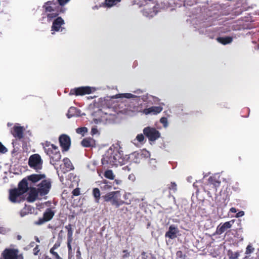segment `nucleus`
Segmentation results:
<instances>
[{
    "mask_svg": "<svg viewBox=\"0 0 259 259\" xmlns=\"http://www.w3.org/2000/svg\"><path fill=\"white\" fill-rule=\"evenodd\" d=\"M28 164L31 168L36 171L41 169L42 168V160L40 156L38 154L31 155L29 158Z\"/></svg>",
    "mask_w": 259,
    "mask_h": 259,
    "instance_id": "nucleus-6",
    "label": "nucleus"
},
{
    "mask_svg": "<svg viewBox=\"0 0 259 259\" xmlns=\"http://www.w3.org/2000/svg\"><path fill=\"white\" fill-rule=\"evenodd\" d=\"M232 38L231 37H219L218 38V41L223 45L229 44L232 41Z\"/></svg>",
    "mask_w": 259,
    "mask_h": 259,
    "instance_id": "nucleus-28",
    "label": "nucleus"
},
{
    "mask_svg": "<svg viewBox=\"0 0 259 259\" xmlns=\"http://www.w3.org/2000/svg\"><path fill=\"white\" fill-rule=\"evenodd\" d=\"M72 193H73V195L78 196L79 194V191L78 189H75L73 191Z\"/></svg>",
    "mask_w": 259,
    "mask_h": 259,
    "instance_id": "nucleus-47",
    "label": "nucleus"
},
{
    "mask_svg": "<svg viewBox=\"0 0 259 259\" xmlns=\"http://www.w3.org/2000/svg\"><path fill=\"white\" fill-rule=\"evenodd\" d=\"M104 176L109 179L113 180L114 178V175L111 170H107L105 172Z\"/></svg>",
    "mask_w": 259,
    "mask_h": 259,
    "instance_id": "nucleus-30",
    "label": "nucleus"
},
{
    "mask_svg": "<svg viewBox=\"0 0 259 259\" xmlns=\"http://www.w3.org/2000/svg\"><path fill=\"white\" fill-rule=\"evenodd\" d=\"M145 140V137L144 135L142 134H138L136 138L133 140V143L135 145L138 146V143L140 144H143L144 143V141Z\"/></svg>",
    "mask_w": 259,
    "mask_h": 259,
    "instance_id": "nucleus-27",
    "label": "nucleus"
},
{
    "mask_svg": "<svg viewBox=\"0 0 259 259\" xmlns=\"http://www.w3.org/2000/svg\"><path fill=\"white\" fill-rule=\"evenodd\" d=\"M7 152V149L0 142V152L5 153Z\"/></svg>",
    "mask_w": 259,
    "mask_h": 259,
    "instance_id": "nucleus-40",
    "label": "nucleus"
},
{
    "mask_svg": "<svg viewBox=\"0 0 259 259\" xmlns=\"http://www.w3.org/2000/svg\"><path fill=\"white\" fill-rule=\"evenodd\" d=\"M123 253H124V254L123 255L124 258L127 257L129 256L128 252H127L126 250H124Z\"/></svg>",
    "mask_w": 259,
    "mask_h": 259,
    "instance_id": "nucleus-50",
    "label": "nucleus"
},
{
    "mask_svg": "<svg viewBox=\"0 0 259 259\" xmlns=\"http://www.w3.org/2000/svg\"><path fill=\"white\" fill-rule=\"evenodd\" d=\"M131 194L130 193H125L123 195V198L124 199L126 200L128 198L129 196H130Z\"/></svg>",
    "mask_w": 259,
    "mask_h": 259,
    "instance_id": "nucleus-49",
    "label": "nucleus"
},
{
    "mask_svg": "<svg viewBox=\"0 0 259 259\" xmlns=\"http://www.w3.org/2000/svg\"><path fill=\"white\" fill-rule=\"evenodd\" d=\"M244 212L243 211H240L238 213H236L235 217L236 218H239L242 217L244 215Z\"/></svg>",
    "mask_w": 259,
    "mask_h": 259,
    "instance_id": "nucleus-44",
    "label": "nucleus"
},
{
    "mask_svg": "<svg viewBox=\"0 0 259 259\" xmlns=\"http://www.w3.org/2000/svg\"><path fill=\"white\" fill-rule=\"evenodd\" d=\"M93 118L92 123L96 125L106 124L111 120V116L102 110H99L93 114Z\"/></svg>",
    "mask_w": 259,
    "mask_h": 259,
    "instance_id": "nucleus-3",
    "label": "nucleus"
},
{
    "mask_svg": "<svg viewBox=\"0 0 259 259\" xmlns=\"http://www.w3.org/2000/svg\"><path fill=\"white\" fill-rule=\"evenodd\" d=\"M38 195H39V192H38L36 188H31L29 190L27 200L28 202H33L37 199Z\"/></svg>",
    "mask_w": 259,
    "mask_h": 259,
    "instance_id": "nucleus-19",
    "label": "nucleus"
},
{
    "mask_svg": "<svg viewBox=\"0 0 259 259\" xmlns=\"http://www.w3.org/2000/svg\"><path fill=\"white\" fill-rule=\"evenodd\" d=\"M179 232L177 227L174 225H171L169 227L168 231L165 234V237L170 239H174L177 237V235Z\"/></svg>",
    "mask_w": 259,
    "mask_h": 259,
    "instance_id": "nucleus-20",
    "label": "nucleus"
},
{
    "mask_svg": "<svg viewBox=\"0 0 259 259\" xmlns=\"http://www.w3.org/2000/svg\"><path fill=\"white\" fill-rule=\"evenodd\" d=\"M163 110L162 107L159 106H152L148 108L144 109L142 112L145 115H156L160 113Z\"/></svg>",
    "mask_w": 259,
    "mask_h": 259,
    "instance_id": "nucleus-15",
    "label": "nucleus"
},
{
    "mask_svg": "<svg viewBox=\"0 0 259 259\" xmlns=\"http://www.w3.org/2000/svg\"><path fill=\"white\" fill-rule=\"evenodd\" d=\"M103 164H109L117 166L124 164L120 154L115 147H110L105 153L102 160Z\"/></svg>",
    "mask_w": 259,
    "mask_h": 259,
    "instance_id": "nucleus-2",
    "label": "nucleus"
},
{
    "mask_svg": "<svg viewBox=\"0 0 259 259\" xmlns=\"http://www.w3.org/2000/svg\"><path fill=\"white\" fill-rule=\"evenodd\" d=\"M39 249H38V246L37 245L35 247V248L33 249V254L34 255H37L38 252H39Z\"/></svg>",
    "mask_w": 259,
    "mask_h": 259,
    "instance_id": "nucleus-46",
    "label": "nucleus"
},
{
    "mask_svg": "<svg viewBox=\"0 0 259 259\" xmlns=\"http://www.w3.org/2000/svg\"><path fill=\"white\" fill-rule=\"evenodd\" d=\"M116 98H125L127 99L131 98H135L137 96L135 95L132 94L131 93H124V94H119L115 96Z\"/></svg>",
    "mask_w": 259,
    "mask_h": 259,
    "instance_id": "nucleus-29",
    "label": "nucleus"
},
{
    "mask_svg": "<svg viewBox=\"0 0 259 259\" xmlns=\"http://www.w3.org/2000/svg\"><path fill=\"white\" fill-rule=\"evenodd\" d=\"M239 255L238 252H233L232 251H229L228 252V256L230 259H237Z\"/></svg>",
    "mask_w": 259,
    "mask_h": 259,
    "instance_id": "nucleus-31",
    "label": "nucleus"
},
{
    "mask_svg": "<svg viewBox=\"0 0 259 259\" xmlns=\"http://www.w3.org/2000/svg\"><path fill=\"white\" fill-rule=\"evenodd\" d=\"M46 154L55 161H59L61 158V154L58 147L50 142H46L44 145Z\"/></svg>",
    "mask_w": 259,
    "mask_h": 259,
    "instance_id": "nucleus-4",
    "label": "nucleus"
},
{
    "mask_svg": "<svg viewBox=\"0 0 259 259\" xmlns=\"http://www.w3.org/2000/svg\"><path fill=\"white\" fill-rule=\"evenodd\" d=\"M77 253H78V254H80V251H79V249L77 250Z\"/></svg>",
    "mask_w": 259,
    "mask_h": 259,
    "instance_id": "nucleus-59",
    "label": "nucleus"
},
{
    "mask_svg": "<svg viewBox=\"0 0 259 259\" xmlns=\"http://www.w3.org/2000/svg\"><path fill=\"white\" fill-rule=\"evenodd\" d=\"M25 130L24 126H21L19 123L14 124L11 132L13 136L18 139H21L23 137V132Z\"/></svg>",
    "mask_w": 259,
    "mask_h": 259,
    "instance_id": "nucleus-13",
    "label": "nucleus"
},
{
    "mask_svg": "<svg viewBox=\"0 0 259 259\" xmlns=\"http://www.w3.org/2000/svg\"><path fill=\"white\" fill-rule=\"evenodd\" d=\"M121 0H105L104 3H102L100 7L110 8L115 6Z\"/></svg>",
    "mask_w": 259,
    "mask_h": 259,
    "instance_id": "nucleus-22",
    "label": "nucleus"
},
{
    "mask_svg": "<svg viewBox=\"0 0 259 259\" xmlns=\"http://www.w3.org/2000/svg\"><path fill=\"white\" fill-rule=\"evenodd\" d=\"M58 2L61 6H64L69 2L70 0H58Z\"/></svg>",
    "mask_w": 259,
    "mask_h": 259,
    "instance_id": "nucleus-45",
    "label": "nucleus"
},
{
    "mask_svg": "<svg viewBox=\"0 0 259 259\" xmlns=\"http://www.w3.org/2000/svg\"><path fill=\"white\" fill-rule=\"evenodd\" d=\"M7 231L6 229L3 227H0V234H5L7 233Z\"/></svg>",
    "mask_w": 259,
    "mask_h": 259,
    "instance_id": "nucleus-48",
    "label": "nucleus"
},
{
    "mask_svg": "<svg viewBox=\"0 0 259 259\" xmlns=\"http://www.w3.org/2000/svg\"><path fill=\"white\" fill-rule=\"evenodd\" d=\"M76 132L78 134L84 136V135L88 132V128L85 127L77 128L76 130Z\"/></svg>",
    "mask_w": 259,
    "mask_h": 259,
    "instance_id": "nucleus-33",
    "label": "nucleus"
},
{
    "mask_svg": "<svg viewBox=\"0 0 259 259\" xmlns=\"http://www.w3.org/2000/svg\"><path fill=\"white\" fill-rule=\"evenodd\" d=\"M55 250L53 248H51V250H50V252L54 255V256L55 257L56 259H62L60 256L59 255H58V254L55 251Z\"/></svg>",
    "mask_w": 259,
    "mask_h": 259,
    "instance_id": "nucleus-39",
    "label": "nucleus"
},
{
    "mask_svg": "<svg viewBox=\"0 0 259 259\" xmlns=\"http://www.w3.org/2000/svg\"><path fill=\"white\" fill-rule=\"evenodd\" d=\"M144 134L150 141H155L160 136V133L154 127H146L143 130Z\"/></svg>",
    "mask_w": 259,
    "mask_h": 259,
    "instance_id": "nucleus-8",
    "label": "nucleus"
},
{
    "mask_svg": "<svg viewBox=\"0 0 259 259\" xmlns=\"http://www.w3.org/2000/svg\"><path fill=\"white\" fill-rule=\"evenodd\" d=\"M128 179L131 182H133L136 180V177L134 174H132L129 175L128 177Z\"/></svg>",
    "mask_w": 259,
    "mask_h": 259,
    "instance_id": "nucleus-43",
    "label": "nucleus"
},
{
    "mask_svg": "<svg viewBox=\"0 0 259 259\" xmlns=\"http://www.w3.org/2000/svg\"><path fill=\"white\" fill-rule=\"evenodd\" d=\"M230 211L233 213H235L237 212L236 209L234 207H231L230 209Z\"/></svg>",
    "mask_w": 259,
    "mask_h": 259,
    "instance_id": "nucleus-51",
    "label": "nucleus"
},
{
    "mask_svg": "<svg viewBox=\"0 0 259 259\" xmlns=\"http://www.w3.org/2000/svg\"><path fill=\"white\" fill-rule=\"evenodd\" d=\"M129 159L130 162L140 163L142 158L139 151H136L128 155H126L125 158Z\"/></svg>",
    "mask_w": 259,
    "mask_h": 259,
    "instance_id": "nucleus-17",
    "label": "nucleus"
},
{
    "mask_svg": "<svg viewBox=\"0 0 259 259\" xmlns=\"http://www.w3.org/2000/svg\"><path fill=\"white\" fill-rule=\"evenodd\" d=\"M4 259H23L21 254L16 249H7L3 253Z\"/></svg>",
    "mask_w": 259,
    "mask_h": 259,
    "instance_id": "nucleus-9",
    "label": "nucleus"
},
{
    "mask_svg": "<svg viewBox=\"0 0 259 259\" xmlns=\"http://www.w3.org/2000/svg\"><path fill=\"white\" fill-rule=\"evenodd\" d=\"M120 196L119 191H113L107 193L104 197L105 200L107 202H110L111 204L115 205L116 207H118L123 202L121 203L118 201V198Z\"/></svg>",
    "mask_w": 259,
    "mask_h": 259,
    "instance_id": "nucleus-7",
    "label": "nucleus"
},
{
    "mask_svg": "<svg viewBox=\"0 0 259 259\" xmlns=\"http://www.w3.org/2000/svg\"><path fill=\"white\" fill-rule=\"evenodd\" d=\"M23 195L17 189H12L9 192V199L13 203L20 202L23 199Z\"/></svg>",
    "mask_w": 259,
    "mask_h": 259,
    "instance_id": "nucleus-11",
    "label": "nucleus"
},
{
    "mask_svg": "<svg viewBox=\"0 0 259 259\" xmlns=\"http://www.w3.org/2000/svg\"><path fill=\"white\" fill-rule=\"evenodd\" d=\"M115 182L117 185H120L122 183V181L120 180H115Z\"/></svg>",
    "mask_w": 259,
    "mask_h": 259,
    "instance_id": "nucleus-52",
    "label": "nucleus"
},
{
    "mask_svg": "<svg viewBox=\"0 0 259 259\" xmlns=\"http://www.w3.org/2000/svg\"><path fill=\"white\" fill-rule=\"evenodd\" d=\"M233 222L234 221L226 222L223 224V225L219 227L218 228L219 233L222 234V233L224 232L227 229L230 228Z\"/></svg>",
    "mask_w": 259,
    "mask_h": 259,
    "instance_id": "nucleus-23",
    "label": "nucleus"
},
{
    "mask_svg": "<svg viewBox=\"0 0 259 259\" xmlns=\"http://www.w3.org/2000/svg\"><path fill=\"white\" fill-rule=\"evenodd\" d=\"M36 241H37L38 242H39V240L38 238L36 239Z\"/></svg>",
    "mask_w": 259,
    "mask_h": 259,
    "instance_id": "nucleus-60",
    "label": "nucleus"
},
{
    "mask_svg": "<svg viewBox=\"0 0 259 259\" xmlns=\"http://www.w3.org/2000/svg\"><path fill=\"white\" fill-rule=\"evenodd\" d=\"M68 178L70 179V181H72L73 182H75L76 183H78V178L76 176L74 175L73 174H70L68 175Z\"/></svg>",
    "mask_w": 259,
    "mask_h": 259,
    "instance_id": "nucleus-38",
    "label": "nucleus"
},
{
    "mask_svg": "<svg viewBox=\"0 0 259 259\" xmlns=\"http://www.w3.org/2000/svg\"><path fill=\"white\" fill-rule=\"evenodd\" d=\"M94 197L96 199V201L98 202L100 197V192L98 188H94L93 191Z\"/></svg>",
    "mask_w": 259,
    "mask_h": 259,
    "instance_id": "nucleus-32",
    "label": "nucleus"
},
{
    "mask_svg": "<svg viewBox=\"0 0 259 259\" xmlns=\"http://www.w3.org/2000/svg\"><path fill=\"white\" fill-rule=\"evenodd\" d=\"M32 185L28 182L27 178L23 179L19 184L18 188L17 189L22 194L25 193L29 188H31Z\"/></svg>",
    "mask_w": 259,
    "mask_h": 259,
    "instance_id": "nucleus-16",
    "label": "nucleus"
},
{
    "mask_svg": "<svg viewBox=\"0 0 259 259\" xmlns=\"http://www.w3.org/2000/svg\"><path fill=\"white\" fill-rule=\"evenodd\" d=\"M51 182L48 180H43L41 183L37 185L36 189L40 196H44L47 194L51 189Z\"/></svg>",
    "mask_w": 259,
    "mask_h": 259,
    "instance_id": "nucleus-10",
    "label": "nucleus"
},
{
    "mask_svg": "<svg viewBox=\"0 0 259 259\" xmlns=\"http://www.w3.org/2000/svg\"><path fill=\"white\" fill-rule=\"evenodd\" d=\"M45 259H51V258L46 257Z\"/></svg>",
    "mask_w": 259,
    "mask_h": 259,
    "instance_id": "nucleus-61",
    "label": "nucleus"
},
{
    "mask_svg": "<svg viewBox=\"0 0 259 259\" xmlns=\"http://www.w3.org/2000/svg\"><path fill=\"white\" fill-rule=\"evenodd\" d=\"M21 216H22V217L24 215L23 214H22V212L21 213Z\"/></svg>",
    "mask_w": 259,
    "mask_h": 259,
    "instance_id": "nucleus-62",
    "label": "nucleus"
},
{
    "mask_svg": "<svg viewBox=\"0 0 259 259\" xmlns=\"http://www.w3.org/2000/svg\"><path fill=\"white\" fill-rule=\"evenodd\" d=\"M68 248L69 250H71V246L70 243H68Z\"/></svg>",
    "mask_w": 259,
    "mask_h": 259,
    "instance_id": "nucleus-56",
    "label": "nucleus"
},
{
    "mask_svg": "<svg viewBox=\"0 0 259 259\" xmlns=\"http://www.w3.org/2000/svg\"><path fill=\"white\" fill-rule=\"evenodd\" d=\"M12 125H13V124L12 123H10V122H8V124H7L8 126H11Z\"/></svg>",
    "mask_w": 259,
    "mask_h": 259,
    "instance_id": "nucleus-57",
    "label": "nucleus"
},
{
    "mask_svg": "<svg viewBox=\"0 0 259 259\" xmlns=\"http://www.w3.org/2000/svg\"><path fill=\"white\" fill-rule=\"evenodd\" d=\"M155 162H156V161H155V159H150V163L151 164H154Z\"/></svg>",
    "mask_w": 259,
    "mask_h": 259,
    "instance_id": "nucleus-53",
    "label": "nucleus"
},
{
    "mask_svg": "<svg viewBox=\"0 0 259 259\" xmlns=\"http://www.w3.org/2000/svg\"><path fill=\"white\" fill-rule=\"evenodd\" d=\"M79 111L75 107H70L68 111L67 116L68 118H70L72 116H80Z\"/></svg>",
    "mask_w": 259,
    "mask_h": 259,
    "instance_id": "nucleus-25",
    "label": "nucleus"
},
{
    "mask_svg": "<svg viewBox=\"0 0 259 259\" xmlns=\"http://www.w3.org/2000/svg\"><path fill=\"white\" fill-rule=\"evenodd\" d=\"M59 246V244H57V243H56L54 246L52 247V248L54 249H56L58 246Z\"/></svg>",
    "mask_w": 259,
    "mask_h": 259,
    "instance_id": "nucleus-54",
    "label": "nucleus"
},
{
    "mask_svg": "<svg viewBox=\"0 0 259 259\" xmlns=\"http://www.w3.org/2000/svg\"><path fill=\"white\" fill-rule=\"evenodd\" d=\"M142 159L143 158H147L150 156V153L146 149H143L139 151Z\"/></svg>",
    "mask_w": 259,
    "mask_h": 259,
    "instance_id": "nucleus-34",
    "label": "nucleus"
},
{
    "mask_svg": "<svg viewBox=\"0 0 259 259\" xmlns=\"http://www.w3.org/2000/svg\"><path fill=\"white\" fill-rule=\"evenodd\" d=\"M169 188L170 190L175 192L177 190V184L175 183H171Z\"/></svg>",
    "mask_w": 259,
    "mask_h": 259,
    "instance_id": "nucleus-41",
    "label": "nucleus"
},
{
    "mask_svg": "<svg viewBox=\"0 0 259 259\" xmlns=\"http://www.w3.org/2000/svg\"><path fill=\"white\" fill-rule=\"evenodd\" d=\"M54 215V212L50 209H48L44 214V221H49L51 220Z\"/></svg>",
    "mask_w": 259,
    "mask_h": 259,
    "instance_id": "nucleus-26",
    "label": "nucleus"
},
{
    "mask_svg": "<svg viewBox=\"0 0 259 259\" xmlns=\"http://www.w3.org/2000/svg\"><path fill=\"white\" fill-rule=\"evenodd\" d=\"M60 166L63 173H66L74 168L70 160L67 158H65L63 159V163L61 164Z\"/></svg>",
    "mask_w": 259,
    "mask_h": 259,
    "instance_id": "nucleus-18",
    "label": "nucleus"
},
{
    "mask_svg": "<svg viewBox=\"0 0 259 259\" xmlns=\"http://www.w3.org/2000/svg\"><path fill=\"white\" fill-rule=\"evenodd\" d=\"M57 7V4L52 1L46 3L44 6L48 21L53 20L51 27V31L53 34L55 32H61L65 30L64 27L65 21L62 17H58L59 13Z\"/></svg>",
    "mask_w": 259,
    "mask_h": 259,
    "instance_id": "nucleus-1",
    "label": "nucleus"
},
{
    "mask_svg": "<svg viewBox=\"0 0 259 259\" xmlns=\"http://www.w3.org/2000/svg\"><path fill=\"white\" fill-rule=\"evenodd\" d=\"M91 133L92 135H95L99 134V131L96 127H92Z\"/></svg>",
    "mask_w": 259,
    "mask_h": 259,
    "instance_id": "nucleus-42",
    "label": "nucleus"
},
{
    "mask_svg": "<svg viewBox=\"0 0 259 259\" xmlns=\"http://www.w3.org/2000/svg\"><path fill=\"white\" fill-rule=\"evenodd\" d=\"M160 122L163 124L164 127L166 128L168 125V120L167 118L163 117L160 119Z\"/></svg>",
    "mask_w": 259,
    "mask_h": 259,
    "instance_id": "nucleus-35",
    "label": "nucleus"
},
{
    "mask_svg": "<svg viewBox=\"0 0 259 259\" xmlns=\"http://www.w3.org/2000/svg\"><path fill=\"white\" fill-rule=\"evenodd\" d=\"M134 93H137V94H139L141 93V91L139 90V91H137L136 92H134Z\"/></svg>",
    "mask_w": 259,
    "mask_h": 259,
    "instance_id": "nucleus-58",
    "label": "nucleus"
},
{
    "mask_svg": "<svg viewBox=\"0 0 259 259\" xmlns=\"http://www.w3.org/2000/svg\"><path fill=\"white\" fill-rule=\"evenodd\" d=\"M208 183L210 185H212L215 189V191H217V188L220 186L221 184L219 176L214 175L213 176L210 177L208 179Z\"/></svg>",
    "mask_w": 259,
    "mask_h": 259,
    "instance_id": "nucleus-21",
    "label": "nucleus"
},
{
    "mask_svg": "<svg viewBox=\"0 0 259 259\" xmlns=\"http://www.w3.org/2000/svg\"><path fill=\"white\" fill-rule=\"evenodd\" d=\"M59 141L62 150L64 151H68L71 145L70 137L66 134H62L59 137Z\"/></svg>",
    "mask_w": 259,
    "mask_h": 259,
    "instance_id": "nucleus-12",
    "label": "nucleus"
},
{
    "mask_svg": "<svg viewBox=\"0 0 259 259\" xmlns=\"http://www.w3.org/2000/svg\"><path fill=\"white\" fill-rule=\"evenodd\" d=\"M95 144V141L91 138H85L81 141V145L84 147H93Z\"/></svg>",
    "mask_w": 259,
    "mask_h": 259,
    "instance_id": "nucleus-24",
    "label": "nucleus"
},
{
    "mask_svg": "<svg viewBox=\"0 0 259 259\" xmlns=\"http://www.w3.org/2000/svg\"><path fill=\"white\" fill-rule=\"evenodd\" d=\"M136 111H137L136 110ZM122 112H123V113H124L126 115H127L129 116H132V115H133L134 113L136 112V110H131L130 109H126L125 110H124Z\"/></svg>",
    "mask_w": 259,
    "mask_h": 259,
    "instance_id": "nucleus-37",
    "label": "nucleus"
},
{
    "mask_svg": "<svg viewBox=\"0 0 259 259\" xmlns=\"http://www.w3.org/2000/svg\"><path fill=\"white\" fill-rule=\"evenodd\" d=\"M96 91H97V89L95 87L83 86L76 88L71 90L69 95H75L76 96H83L93 93Z\"/></svg>",
    "mask_w": 259,
    "mask_h": 259,
    "instance_id": "nucleus-5",
    "label": "nucleus"
},
{
    "mask_svg": "<svg viewBox=\"0 0 259 259\" xmlns=\"http://www.w3.org/2000/svg\"><path fill=\"white\" fill-rule=\"evenodd\" d=\"M46 176L42 174H35L31 175L27 177L28 182L31 184L35 185L39 181L45 180Z\"/></svg>",
    "mask_w": 259,
    "mask_h": 259,
    "instance_id": "nucleus-14",
    "label": "nucleus"
},
{
    "mask_svg": "<svg viewBox=\"0 0 259 259\" xmlns=\"http://www.w3.org/2000/svg\"><path fill=\"white\" fill-rule=\"evenodd\" d=\"M21 238H22V237L20 235H18L17 236V238L18 240H21Z\"/></svg>",
    "mask_w": 259,
    "mask_h": 259,
    "instance_id": "nucleus-55",
    "label": "nucleus"
},
{
    "mask_svg": "<svg viewBox=\"0 0 259 259\" xmlns=\"http://www.w3.org/2000/svg\"><path fill=\"white\" fill-rule=\"evenodd\" d=\"M254 250L253 247L251 245H248L246 248L245 254L249 255L254 251Z\"/></svg>",
    "mask_w": 259,
    "mask_h": 259,
    "instance_id": "nucleus-36",
    "label": "nucleus"
}]
</instances>
